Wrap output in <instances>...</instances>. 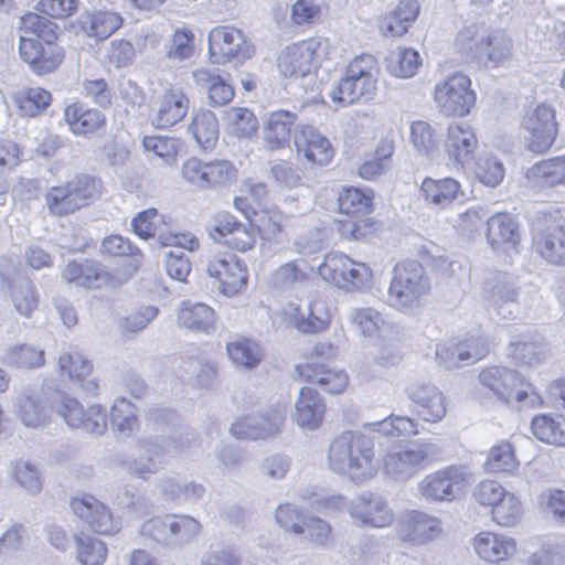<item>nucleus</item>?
Listing matches in <instances>:
<instances>
[{
  "label": "nucleus",
  "instance_id": "1",
  "mask_svg": "<svg viewBox=\"0 0 565 565\" xmlns=\"http://www.w3.org/2000/svg\"><path fill=\"white\" fill-rule=\"evenodd\" d=\"M328 465L355 483L373 479L379 471L373 439L360 431L342 433L329 446Z\"/></svg>",
  "mask_w": 565,
  "mask_h": 565
},
{
  "label": "nucleus",
  "instance_id": "2",
  "mask_svg": "<svg viewBox=\"0 0 565 565\" xmlns=\"http://www.w3.org/2000/svg\"><path fill=\"white\" fill-rule=\"evenodd\" d=\"M25 29L34 33L38 39L21 36L19 54L38 75L54 72L64 60L63 47L54 43L57 35L56 25L45 17L29 13L22 19Z\"/></svg>",
  "mask_w": 565,
  "mask_h": 565
},
{
  "label": "nucleus",
  "instance_id": "3",
  "mask_svg": "<svg viewBox=\"0 0 565 565\" xmlns=\"http://www.w3.org/2000/svg\"><path fill=\"white\" fill-rule=\"evenodd\" d=\"M443 448L430 439H419L405 447L386 451L381 459L382 472L396 483H407L423 470L443 459Z\"/></svg>",
  "mask_w": 565,
  "mask_h": 565
},
{
  "label": "nucleus",
  "instance_id": "4",
  "mask_svg": "<svg viewBox=\"0 0 565 565\" xmlns=\"http://www.w3.org/2000/svg\"><path fill=\"white\" fill-rule=\"evenodd\" d=\"M430 290V280L425 268L415 260L395 265L387 290V303L404 313L420 307Z\"/></svg>",
  "mask_w": 565,
  "mask_h": 565
},
{
  "label": "nucleus",
  "instance_id": "5",
  "mask_svg": "<svg viewBox=\"0 0 565 565\" xmlns=\"http://www.w3.org/2000/svg\"><path fill=\"white\" fill-rule=\"evenodd\" d=\"M479 382L483 390L507 405L513 399L530 407H537L543 403L542 397L522 374L507 366L493 365L483 369L479 373Z\"/></svg>",
  "mask_w": 565,
  "mask_h": 565
},
{
  "label": "nucleus",
  "instance_id": "6",
  "mask_svg": "<svg viewBox=\"0 0 565 565\" xmlns=\"http://www.w3.org/2000/svg\"><path fill=\"white\" fill-rule=\"evenodd\" d=\"M376 60L370 54L355 56L347 66L343 76L329 92L332 102L350 105L362 97L371 98L376 89Z\"/></svg>",
  "mask_w": 565,
  "mask_h": 565
},
{
  "label": "nucleus",
  "instance_id": "7",
  "mask_svg": "<svg viewBox=\"0 0 565 565\" xmlns=\"http://www.w3.org/2000/svg\"><path fill=\"white\" fill-rule=\"evenodd\" d=\"M99 193V180L88 174H77L65 184L50 188L45 203L52 215L63 216L87 205Z\"/></svg>",
  "mask_w": 565,
  "mask_h": 565
},
{
  "label": "nucleus",
  "instance_id": "8",
  "mask_svg": "<svg viewBox=\"0 0 565 565\" xmlns=\"http://www.w3.org/2000/svg\"><path fill=\"white\" fill-rule=\"evenodd\" d=\"M469 480L465 466L450 465L425 476L417 483V491L429 503L452 502L463 493Z\"/></svg>",
  "mask_w": 565,
  "mask_h": 565
},
{
  "label": "nucleus",
  "instance_id": "9",
  "mask_svg": "<svg viewBox=\"0 0 565 565\" xmlns=\"http://www.w3.org/2000/svg\"><path fill=\"white\" fill-rule=\"evenodd\" d=\"M318 273L326 281L345 291L361 290L372 280V270L344 254L331 253L319 265Z\"/></svg>",
  "mask_w": 565,
  "mask_h": 565
},
{
  "label": "nucleus",
  "instance_id": "10",
  "mask_svg": "<svg viewBox=\"0 0 565 565\" xmlns=\"http://www.w3.org/2000/svg\"><path fill=\"white\" fill-rule=\"evenodd\" d=\"M327 54L328 40H303L286 47L278 58V68L286 77L303 78L310 76L312 70L327 57Z\"/></svg>",
  "mask_w": 565,
  "mask_h": 565
},
{
  "label": "nucleus",
  "instance_id": "11",
  "mask_svg": "<svg viewBox=\"0 0 565 565\" xmlns=\"http://www.w3.org/2000/svg\"><path fill=\"white\" fill-rule=\"evenodd\" d=\"M434 99L443 115L463 117L476 105L477 95L467 75L454 73L436 84Z\"/></svg>",
  "mask_w": 565,
  "mask_h": 565
},
{
  "label": "nucleus",
  "instance_id": "12",
  "mask_svg": "<svg viewBox=\"0 0 565 565\" xmlns=\"http://www.w3.org/2000/svg\"><path fill=\"white\" fill-rule=\"evenodd\" d=\"M51 404L54 411L73 429L100 435L107 428L106 413L99 405H92L85 409L77 399L61 392L54 394V402Z\"/></svg>",
  "mask_w": 565,
  "mask_h": 565
},
{
  "label": "nucleus",
  "instance_id": "13",
  "mask_svg": "<svg viewBox=\"0 0 565 565\" xmlns=\"http://www.w3.org/2000/svg\"><path fill=\"white\" fill-rule=\"evenodd\" d=\"M398 540L412 546H426L445 535L443 521L420 510L406 511L397 522Z\"/></svg>",
  "mask_w": 565,
  "mask_h": 565
},
{
  "label": "nucleus",
  "instance_id": "14",
  "mask_svg": "<svg viewBox=\"0 0 565 565\" xmlns=\"http://www.w3.org/2000/svg\"><path fill=\"white\" fill-rule=\"evenodd\" d=\"M522 129L530 151L535 153L547 151L557 134L554 109L542 104L527 111L523 118Z\"/></svg>",
  "mask_w": 565,
  "mask_h": 565
},
{
  "label": "nucleus",
  "instance_id": "15",
  "mask_svg": "<svg viewBox=\"0 0 565 565\" xmlns=\"http://www.w3.org/2000/svg\"><path fill=\"white\" fill-rule=\"evenodd\" d=\"M483 297L503 319H512L519 308L520 286L515 276L499 271L484 281Z\"/></svg>",
  "mask_w": 565,
  "mask_h": 565
},
{
  "label": "nucleus",
  "instance_id": "16",
  "mask_svg": "<svg viewBox=\"0 0 565 565\" xmlns=\"http://www.w3.org/2000/svg\"><path fill=\"white\" fill-rule=\"evenodd\" d=\"M207 40L212 63L243 62L252 57L245 35L234 26H215L210 31Z\"/></svg>",
  "mask_w": 565,
  "mask_h": 565
},
{
  "label": "nucleus",
  "instance_id": "17",
  "mask_svg": "<svg viewBox=\"0 0 565 565\" xmlns=\"http://www.w3.org/2000/svg\"><path fill=\"white\" fill-rule=\"evenodd\" d=\"M138 456L117 455L114 465L129 476L148 479L163 468L167 448L156 440H141L138 443Z\"/></svg>",
  "mask_w": 565,
  "mask_h": 565
},
{
  "label": "nucleus",
  "instance_id": "18",
  "mask_svg": "<svg viewBox=\"0 0 565 565\" xmlns=\"http://www.w3.org/2000/svg\"><path fill=\"white\" fill-rule=\"evenodd\" d=\"M533 248L546 263L565 266V220L545 216L533 231Z\"/></svg>",
  "mask_w": 565,
  "mask_h": 565
},
{
  "label": "nucleus",
  "instance_id": "19",
  "mask_svg": "<svg viewBox=\"0 0 565 565\" xmlns=\"http://www.w3.org/2000/svg\"><path fill=\"white\" fill-rule=\"evenodd\" d=\"M284 420V408L269 406L260 413L236 418L231 426V433L238 439H265L276 435Z\"/></svg>",
  "mask_w": 565,
  "mask_h": 565
},
{
  "label": "nucleus",
  "instance_id": "20",
  "mask_svg": "<svg viewBox=\"0 0 565 565\" xmlns=\"http://www.w3.org/2000/svg\"><path fill=\"white\" fill-rule=\"evenodd\" d=\"M405 394L423 420L438 423L446 416V396L435 384L412 383L405 388Z\"/></svg>",
  "mask_w": 565,
  "mask_h": 565
},
{
  "label": "nucleus",
  "instance_id": "21",
  "mask_svg": "<svg viewBox=\"0 0 565 565\" xmlns=\"http://www.w3.org/2000/svg\"><path fill=\"white\" fill-rule=\"evenodd\" d=\"M206 271L218 280L221 292L228 297L235 296L247 285V267L236 255L213 258Z\"/></svg>",
  "mask_w": 565,
  "mask_h": 565
},
{
  "label": "nucleus",
  "instance_id": "22",
  "mask_svg": "<svg viewBox=\"0 0 565 565\" xmlns=\"http://www.w3.org/2000/svg\"><path fill=\"white\" fill-rule=\"evenodd\" d=\"M353 520L362 525L385 527L393 522V511L387 501L380 494L363 492L348 507Z\"/></svg>",
  "mask_w": 565,
  "mask_h": 565
},
{
  "label": "nucleus",
  "instance_id": "23",
  "mask_svg": "<svg viewBox=\"0 0 565 565\" xmlns=\"http://www.w3.org/2000/svg\"><path fill=\"white\" fill-rule=\"evenodd\" d=\"M487 226V239L494 252L508 257L519 253L521 234L513 216L508 213L492 215L488 218Z\"/></svg>",
  "mask_w": 565,
  "mask_h": 565
},
{
  "label": "nucleus",
  "instance_id": "24",
  "mask_svg": "<svg viewBox=\"0 0 565 565\" xmlns=\"http://www.w3.org/2000/svg\"><path fill=\"white\" fill-rule=\"evenodd\" d=\"M294 145L298 156L308 162L327 164L333 158V148L328 138L310 125L298 124L294 128Z\"/></svg>",
  "mask_w": 565,
  "mask_h": 565
},
{
  "label": "nucleus",
  "instance_id": "25",
  "mask_svg": "<svg viewBox=\"0 0 565 565\" xmlns=\"http://www.w3.org/2000/svg\"><path fill=\"white\" fill-rule=\"evenodd\" d=\"M478 139L473 128L467 122L452 124L448 127L445 151L448 164L463 168L475 159Z\"/></svg>",
  "mask_w": 565,
  "mask_h": 565
},
{
  "label": "nucleus",
  "instance_id": "26",
  "mask_svg": "<svg viewBox=\"0 0 565 565\" xmlns=\"http://www.w3.org/2000/svg\"><path fill=\"white\" fill-rule=\"evenodd\" d=\"M73 512L96 533L111 535L119 531V523L108 509L95 497L83 495L71 502Z\"/></svg>",
  "mask_w": 565,
  "mask_h": 565
},
{
  "label": "nucleus",
  "instance_id": "27",
  "mask_svg": "<svg viewBox=\"0 0 565 565\" xmlns=\"http://www.w3.org/2000/svg\"><path fill=\"white\" fill-rule=\"evenodd\" d=\"M73 512L96 533L111 535L119 531V523L108 509L95 497L83 495L71 502Z\"/></svg>",
  "mask_w": 565,
  "mask_h": 565
},
{
  "label": "nucleus",
  "instance_id": "28",
  "mask_svg": "<svg viewBox=\"0 0 565 565\" xmlns=\"http://www.w3.org/2000/svg\"><path fill=\"white\" fill-rule=\"evenodd\" d=\"M326 404L320 394L308 386L301 387L291 413L294 422L305 430H317L324 418Z\"/></svg>",
  "mask_w": 565,
  "mask_h": 565
},
{
  "label": "nucleus",
  "instance_id": "29",
  "mask_svg": "<svg viewBox=\"0 0 565 565\" xmlns=\"http://www.w3.org/2000/svg\"><path fill=\"white\" fill-rule=\"evenodd\" d=\"M472 545L481 559L492 564H498L512 557L518 546L513 537L490 531L477 534L473 537Z\"/></svg>",
  "mask_w": 565,
  "mask_h": 565
},
{
  "label": "nucleus",
  "instance_id": "30",
  "mask_svg": "<svg viewBox=\"0 0 565 565\" xmlns=\"http://www.w3.org/2000/svg\"><path fill=\"white\" fill-rule=\"evenodd\" d=\"M58 370L62 376L77 383L85 393L96 394L98 384L90 374L92 364L79 351L73 349L63 352L58 356Z\"/></svg>",
  "mask_w": 565,
  "mask_h": 565
},
{
  "label": "nucleus",
  "instance_id": "31",
  "mask_svg": "<svg viewBox=\"0 0 565 565\" xmlns=\"http://www.w3.org/2000/svg\"><path fill=\"white\" fill-rule=\"evenodd\" d=\"M297 120L295 113L278 109L268 114L264 121L263 136L269 150L284 149L289 146L291 129Z\"/></svg>",
  "mask_w": 565,
  "mask_h": 565
},
{
  "label": "nucleus",
  "instance_id": "32",
  "mask_svg": "<svg viewBox=\"0 0 565 565\" xmlns=\"http://www.w3.org/2000/svg\"><path fill=\"white\" fill-rule=\"evenodd\" d=\"M189 110V98L180 89L166 92L158 102V107L151 117L153 126L160 129L169 128L180 122Z\"/></svg>",
  "mask_w": 565,
  "mask_h": 565
},
{
  "label": "nucleus",
  "instance_id": "33",
  "mask_svg": "<svg viewBox=\"0 0 565 565\" xmlns=\"http://www.w3.org/2000/svg\"><path fill=\"white\" fill-rule=\"evenodd\" d=\"M420 192L425 202L438 209H446L463 196L460 183L454 178H425Z\"/></svg>",
  "mask_w": 565,
  "mask_h": 565
},
{
  "label": "nucleus",
  "instance_id": "34",
  "mask_svg": "<svg viewBox=\"0 0 565 565\" xmlns=\"http://www.w3.org/2000/svg\"><path fill=\"white\" fill-rule=\"evenodd\" d=\"M7 287L17 312L25 318L32 317L40 302V294L33 281L17 275L8 279Z\"/></svg>",
  "mask_w": 565,
  "mask_h": 565
},
{
  "label": "nucleus",
  "instance_id": "35",
  "mask_svg": "<svg viewBox=\"0 0 565 565\" xmlns=\"http://www.w3.org/2000/svg\"><path fill=\"white\" fill-rule=\"evenodd\" d=\"M296 372L310 383L318 384L322 390L332 394L342 393L348 385V374L343 370H332L326 365H297Z\"/></svg>",
  "mask_w": 565,
  "mask_h": 565
},
{
  "label": "nucleus",
  "instance_id": "36",
  "mask_svg": "<svg viewBox=\"0 0 565 565\" xmlns=\"http://www.w3.org/2000/svg\"><path fill=\"white\" fill-rule=\"evenodd\" d=\"M64 279L78 287L99 288L108 285L110 277L97 263L85 260L71 262L63 271Z\"/></svg>",
  "mask_w": 565,
  "mask_h": 565
},
{
  "label": "nucleus",
  "instance_id": "37",
  "mask_svg": "<svg viewBox=\"0 0 565 565\" xmlns=\"http://www.w3.org/2000/svg\"><path fill=\"white\" fill-rule=\"evenodd\" d=\"M64 118L75 135L93 134L105 125V116L97 109L86 108L79 103L64 109Z\"/></svg>",
  "mask_w": 565,
  "mask_h": 565
},
{
  "label": "nucleus",
  "instance_id": "38",
  "mask_svg": "<svg viewBox=\"0 0 565 565\" xmlns=\"http://www.w3.org/2000/svg\"><path fill=\"white\" fill-rule=\"evenodd\" d=\"M420 11L417 0H401L396 8L384 17V35L403 36L416 21Z\"/></svg>",
  "mask_w": 565,
  "mask_h": 565
},
{
  "label": "nucleus",
  "instance_id": "39",
  "mask_svg": "<svg viewBox=\"0 0 565 565\" xmlns=\"http://www.w3.org/2000/svg\"><path fill=\"white\" fill-rule=\"evenodd\" d=\"M526 177L534 185L541 188L565 185V156L535 163L527 170Z\"/></svg>",
  "mask_w": 565,
  "mask_h": 565
},
{
  "label": "nucleus",
  "instance_id": "40",
  "mask_svg": "<svg viewBox=\"0 0 565 565\" xmlns=\"http://www.w3.org/2000/svg\"><path fill=\"white\" fill-rule=\"evenodd\" d=\"M54 402V395L50 399H46L40 395H25L19 402L18 415L21 422L32 428L43 426L49 417Z\"/></svg>",
  "mask_w": 565,
  "mask_h": 565
},
{
  "label": "nucleus",
  "instance_id": "41",
  "mask_svg": "<svg viewBox=\"0 0 565 565\" xmlns=\"http://www.w3.org/2000/svg\"><path fill=\"white\" fill-rule=\"evenodd\" d=\"M226 351L233 364L247 370L257 367L264 358L262 345L257 341L247 338L228 342Z\"/></svg>",
  "mask_w": 565,
  "mask_h": 565
},
{
  "label": "nucleus",
  "instance_id": "42",
  "mask_svg": "<svg viewBox=\"0 0 565 565\" xmlns=\"http://www.w3.org/2000/svg\"><path fill=\"white\" fill-rule=\"evenodd\" d=\"M533 435L541 441L554 446H565V417L535 415L531 422Z\"/></svg>",
  "mask_w": 565,
  "mask_h": 565
},
{
  "label": "nucleus",
  "instance_id": "43",
  "mask_svg": "<svg viewBox=\"0 0 565 565\" xmlns=\"http://www.w3.org/2000/svg\"><path fill=\"white\" fill-rule=\"evenodd\" d=\"M422 65L420 54L408 47H397L391 51L385 58V66L390 74L401 77H413Z\"/></svg>",
  "mask_w": 565,
  "mask_h": 565
},
{
  "label": "nucleus",
  "instance_id": "44",
  "mask_svg": "<svg viewBox=\"0 0 565 565\" xmlns=\"http://www.w3.org/2000/svg\"><path fill=\"white\" fill-rule=\"evenodd\" d=\"M441 134L429 122L414 121L411 125V141L416 151L431 158L439 150Z\"/></svg>",
  "mask_w": 565,
  "mask_h": 565
},
{
  "label": "nucleus",
  "instance_id": "45",
  "mask_svg": "<svg viewBox=\"0 0 565 565\" xmlns=\"http://www.w3.org/2000/svg\"><path fill=\"white\" fill-rule=\"evenodd\" d=\"M196 143L203 150L214 146L218 137V121L211 110H201L196 113L189 127Z\"/></svg>",
  "mask_w": 565,
  "mask_h": 565
},
{
  "label": "nucleus",
  "instance_id": "46",
  "mask_svg": "<svg viewBox=\"0 0 565 565\" xmlns=\"http://www.w3.org/2000/svg\"><path fill=\"white\" fill-rule=\"evenodd\" d=\"M170 547H182L201 531V523L186 514H168Z\"/></svg>",
  "mask_w": 565,
  "mask_h": 565
},
{
  "label": "nucleus",
  "instance_id": "47",
  "mask_svg": "<svg viewBox=\"0 0 565 565\" xmlns=\"http://www.w3.org/2000/svg\"><path fill=\"white\" fill-rule=\"evenodd\" d=\"M122 19L118 13L111 11H98L88 14L82 20L83 31L92 38L99 40L110 36L120 25Z\"/></svg>",
  "mask_w": 565,
  "mask_h": 565
},
{
  "label": "nucleus",
  "instance_id": "48",
  "mask_svg": "<svg viewBox=\"0 0 565 565\" xmlns=\"http://www.w3.org/2000/svg\"><path fill=\"white\" fill-rule=\"evenodd\" d=\"M13 102L23 116L34 117L50 106L52 95L41 87L24 88L14 93Z\"/></svg>",
  "mask_w": 565,
  "mask_h": 565
},
{
  "label": "nucleus",
  "instance_id": "49",
  "mask_svg": "<svg viewBox=\"0 0 565 565\" xmlns=\"http://www.w3.org/2000/svg\"><path fill=\"white\" fill-rule=\"evenodd\" d=\"M178 322L186 329L207 332L214 322V311L204 303H185L179 310Z\"/></svg>",
  "mask_w": 565,
  "mask_h": 565
},
{
  "label": "nucleus",
  "instance_id": "50",
  "mask_svg": "<svg viewBox=\"0 0 565 565\" xmlns=\"http://www.w3.org/2000/svg\"><path fill=\"white\" fill-rule=\"evenodd\" d=\"M372 431H376L391 438H409L419 434L418 423L407 416L390 415L381 422L370 423L367 425Z\"/></svg>",
  "mask_w": 565,
  "mask_h": 565
},
{
  "label": "nucleus",
  "instance_id": "51",
  "mask_svg": "<svg viewBox=\"0 0 565 565\" xmlns=\"http://www.w3.org/2000/svg\"><path fill=\"white\" fill-rule=\"evenodd\" d=\"M523 504L520 499L509 491L491 508L492 520L504 527L519 524L523 518Z\"/></svg>",
  "mask_w": 565,
  "mask_h": 565
},
{
  "label": "nucleus",
  "instance_id": "52",
  "mask_svg": "<svg viewBox=\"0 0 565 565\" xmlns=\"http://www.w3.org/2000/svg\"><path fill=\"white\" fill-rule=\"evenodd\" d=\"M510 355L522 365H537L545 361L548 350L543 339L513 341L510 344Z\"/></svg>",
  "mask_w": 565,
  "mask_h": 565
},
{
  "label": "nucleus",
  "instance_id": "53",
  "mask_svg": "<svg viewBox=\"0 0 565 565\" xmlns=\"http://www.w3.org/2000/svg\"><path fill=\"white\" fill-rule=\"evenodd\" d=\"M2 362L21 369H34L45 362L44 351L30 344H14L6 350Z\"/></svg>",
  "mask_w": 565,
  "mask_h": 565
},
{
  "label": "nucleus",
  "instance_id": "54",
  "mask_svg": "<svg viewBox=\"0 0 565 565\" xmlns=\"http://www.w3.org/2000/svg\"><path fill=\"white\" fill-rule=\"evenodd\" d=\"M486 35L476 24H471L457 34L456 49L466 62L482 61Z\"/></svg>",
  "mask_w": 565,
  "mask_h": 565
},
{
  "label": "nucleus",
  "instance_id": "55",
  "mask_svg": "<svg viewBox=\"0 0 565 565\" xmlns=\"http://www.w3.org/2000/svg\"><path fill=\"white\" fill-rule=\"evenodd\" d=\"M294 311L290 315L294 318L295 327L303 333H318L324 330L329 323V316L318 309L319 303L310 305L306 310L289 305Z\"/></svg>",
  "mask_w": 565,
  "mask_h": 565
},
{
  "label": "nucleus",
  "instance_id": "56",
  "mask_svg": "<svg viewBox=\"0 0 565 565\" xmlns=\"http://www.w3.org/2000/svg\"><path fill=\"white\" fill-rule=\"evenodd\" d=\"M110 423L126 436L132 434L139 427L135 405L126 398L116 399L110 409Z\"/></svg>",
  "mask_w": 565,
  "mask_h": 565
},
{
  "label": "nucleus",
  "instance_id": "57",
  "mask_svg": "<svg viewBox=\"0 0 565 565\" xmlns=\"http://www.w3.org/2000/svg\"><path fill=\"white\" fill-rule=\"evenodd\" d=\"M338 202L341 213L358 218L369 212L372 198L360 189L348 188L340 193Z\"/></svg>",
  "mask_w": 565,
  "mask_h": 565
},
{
  "label": "nucleus",
  "instance_id": "58",
  "mask_svg": "<svg viewBox=\"0 0 565 565\" xmlns=\"http://www.w3.org/2000/svg\"><path fill=\"white\" fill-rule=\"evenodd\" d=\"M12 478L29 493L35 495L42 490L39 468L28 460H17L11 467Z\"/></svg>",
  "mask_w": 565,
  "mask_h": 565
},
{
  "label": "nucleus",
  "instance_id": "59",
  "mask_svg": "<svg viewBox=\"0 0 565 565\" xmlns=\"http://www.w3.org/2000/svg\"><path fill=\"white\" fill-rule=\"evenodd\" d=\"M77 558L82 565H102L107 556V547L100 540L81 534L76 537Z\"/></svg>",
  "mask_w": 565,
  "mask_h": 565
},
{
  "label": "nucleus",
  "instance_id": "60",
  "mask_svg": "<svg viewBox=\"0 0 565 565\" xmlns=\"http://www.w3.org/2000/svg\"><path fill=\"white\" fill-rule=\"evenodd\" d=\"M349 319L355 330L364 337H374L381 330L384 320L381 313L373 308H352Z\"/></svg>",
  "mask_w": 565,
  "mask_h": 565
},
{
  "label": "nucleus",
  "instance_id": "61",
  "mask_svg": "<svg viewBox=\"0 0 565 565\" xmlns=\"http://www.w3.org/2000/svg\"><path fill=\"white\" fill-rule=\"evenodd\" d=\"M512 41L503 32L498 31L486 35L483 43L482 61L498 64L511 55Z\"/></svg>",
  "mask_w": 565,
  "mask_h": 565
},
{
  "label": "nucleus",
  "instance_id": "62",
  "mask_svg": "<svg viewBox=\"0 0 565 565\" xmlns=\"http://www.w3.org/2000/svg\"><path fill=\"white\" fill-rule=\"evenodd\" d=\"M484 465L489 472H513L518 469L514 450L508 443L492 447Z\"/></svg>",
  "mask_w": 565,
  "mask_h": 565
},
{
  "label": "nucleus",
  "instance_id": "63",
  "mask_svg": "<svg viewBox=\"0 0 565 565\" xmlns=\"http://www.w3.org/2000/svg\"><path fill=\"white\" fill-rule=\"evenodd\" d=\"M194 34L188 29H177L167 44L166 56L172 61L190 60L194 54Z\"/></svg>",
  "mask_w": 565,
  "mask_h": 565
},
{
  "label": "nucleus",
  "instance_id": "64",
  "mask_svg": "<svg viewBox=\"0 0 565 565\" xmlns=\"http://www.w3.org/2000/svg\"><path fill=\"white\" fill-rule=\"evenodd\" d=\"M542 511L555 523L565 524V490H548L540 495Z\"/></svg>",
  "mask_w": 565,
  "mask_h": 565
}]
</instances>
